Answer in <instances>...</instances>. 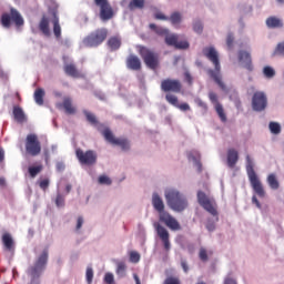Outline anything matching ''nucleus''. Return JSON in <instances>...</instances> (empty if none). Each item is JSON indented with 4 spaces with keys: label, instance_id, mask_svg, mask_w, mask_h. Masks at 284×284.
Listing matches in <instances>:
<instances>
[{
    "label": "nucleus",
    "instance_id": "nucleus-9",
    "mask_svg": "<svg viewBox=\"0 0 284 284\" xmlns=\"http://www.w3.org/2000/svg\"><path fill=\"white\" fill-rule=\"evenodd\" d=\"M45 265H48V248H44L34 265L29 267L28 274L31 275L33 280L39 278L43 270H45Z\"/></svg>",
    "mask_w": 284,
    "mask_h": 284
},
{
    "label": "nucleus",
    "instance_id": "nucleus-47",
    "mask_svg": "<svg viewBox=\"0 0 284 284\" xmlns=\"http://www.w3.org/2000/svg\"><path fill=\"white\" fill-rule=\"evenodd\" d=\"M55 205L57 207H63L65 205V197H63L61 194H58L55 199Z\"/></svg>",
    "mask_w": 284,
    "mask_h": 284
},
{
    "label": "nucleus",
    "instance_id": "nucleus-18",
    "mask_svg": "<svg viewBox=\"0 0 284 284\" xmlns=\"http://www.w3.org/2000/svg\"><path fill=\"white\" fill-rule=\"evenodd\" d=\"M165 101H168L170 103V105H173V108H178V110H181V112H190V110H192L190 108V104L184 102L179 104V97L168 93L165 95Z\"/></svg>",
    "mask_w": 284,
    "mask_h": 284
},
{
    "label": "nucleus",
    "instance_id": "nucleus-1",
    "mask_svg": "<svg viewBox=\"0 0 284 284\" xmlns=\"http://www.w3.org/2000/svg\"><path fill=\"white\" fill-rule=\"evenodd\" d=\"M202 54L214 65V69L207 70L209 77L215 81L221 90H227V87H225V83L221 79V59L219 58V51H216V48L205 47L202 50Z\"/></svg>",
    "mask_w": 284,
    "mask_h": 284
},
{
    "label": "nucleus",
    "instance_id": "nucleus-29",
    "mask_svg": "<svg viewBox=\"0 0 284 284\" xmlns=\"http://www.w3.org/2000/svg\"><path fill=\"white\" fill-rule=\"evenodd\" d=\"M108 45H109L110 50H112V51L119 50V48H121V38H119V37H111L108 40Z\"/></svg>",
    "mask_w": 284,
    "mask_h": 284
},
{
    "label": "nucleus",
    "instance_id": "nucleus-45",
    "mask_svg": "<svg viewBox=\"0 0 284 284\" xmlns=\"http://www.w3.org/2000/svg\"><path fill=\"white\" fill-rule=\"evenodd\" d=\"M193 30L194 32H196L197 34H201L203 32V22L202 21H195L193 23Z\"/></svg>",
    "mask_w": 284,
    "mask_h": 284
},
{
    "label": "nucleus",
    "instance_id": "nucleus-28",
    "mask_svg": "<svg viewBox=\"0 0 284 284\" xmlns=\"http://www.w3.org/2000/svg\"><path fill=\"white\" fill-rule=\"evenodd\" d=\"M267 184L271 190H278L281 187V184L278 183V180L276 179V175L274 173H271L267 176Z\"/></svg>",
    "mask_w": 284,
    "mask_h": 284
},
{
    "label": "nucleus",
    "instance_id": "nucleus-20",
    "mask_svg": "<svg viewBox=\"0 0 284 284\" xmlns=\"http://www.w3.org/2000/svg\"><path fill=\"white\" fill-rule=\"evenodd\" d=\"M239 60L245 63L244 68L248 70V72H252L254 70V65L252 64V55L247 51L241 50L239 52Z\"/></svg>",
    "mask_w": 284,
    "mask_h": 284
},
{
    "label": "nucleus",
    "instance_id": "nucleus-64",
    "mask_svg": "<svg viewBox=\"0 0 284 284\" xmlns=\"http://www.w3.org/2000/svg\"><path fill=\"white\" fill-rule=\"evenodd\" d=\"M133 278L135 281V284H141V280L139 278V275L136 273L133 274Z\"/></svg>",
    "mask_w": 284,
    "mask_h": 284
},
{
    "label": "nucleus",
    "instance_id": "nucleus-36",
    "mask_svg": "<svg viewBox=\"0 0 284 284\" xmlns=\"http://www.w3.org/2000/svg\"><path fill=\"white\" fill-rule=\"evenodd\" d=\"M165 43L166 45H173V48H176V43H179V36L172 33V34H166L165 37Z\"/></svg>",
    "mask_w": 284,
    "mask_h": 284
},
{
    "label": "nucleus",
    "instance_id": "nucleus-48",
    "mask_svg": "<svg viewBox=\"0 0 284 284\" xmlns=\"http://www.w3.org/2000/svg\"><path fill=\"white\" fill-rule=\"evenodd\" d=\"M163 284H181V280L179 277L170 276L165 278Z\"/></svg>",
    "mask_w": 284,
    "mask_h": 284
},
{
    "label": "nucleus",
    "instance_id": "nucleus-51",
    "mask_svg": "<svg viewBox=\"0 0 284 284\" xmlns=\"http://www.w3.org/2000/svg\"><path fill=\"white\" fill-rule=\"evenodd\" d=\"M226 45L227 48H232L234 45V36L229 33L226 37Z\"/></svg>",
    "mask_w": 284,
    "mask_h": 284
},
{
    "label": "nucleus",
    "instance_id": "nucleus-55",
    "mask_svg": "<svg viewBox=\"0 0 284 284\" xmlns=\"http://www.w3.org/2000/svg\"><path fill=\"white\" fill-rule=\"evenodd\" d=\"M49 186H50V181L49 180H42L40 182L41 190H48Z\"/></svg>",
    "mask_w": 284,
    "mask_h": 284
},
{
    "label": "nucleus",
    "instance_id": "nucleus-61",
    "mask_svg": "<svg viewBox=\"0 0 284 284\" xmlns=\"http://www.w3.org/2000/svg\"><path fill=\"white\" fill-rule=\"evenodd\" d=\"M57 170H58V172H61V171L65 170V165L63 163L59 162L57 164Z\"/></svg>",
    "mask_w": 284,
    "mask_h": 284
},
{
    "label": "nucleus",
    "instance_id": "nucleus-15",
    "mask_svg": "<svg viewBox=\"0 0 284 284\" xmlns=\"http://www.w3.org/2000/svg\"><path fill=\"white\" fill-rule=\"evenodd\" d=\"M94 3L100 8V18L102 21H110L114 17V11L108 0H94Z\"/></svg>",
    "mask_w": 284,
    "mask_h": 284
},
{
    "label": "nucleus",
    "instance_id": "nucleus-58",
    "mask_svg": "<svg viewBox=\"0 0 284 284\" xmlns=\"http://www.w3.org/2000/svg\"><path fill=\"white\" fill-rule=\"evenodd\" d=\"M189 159H192L193 161H195V164L197 165L200 172H201V162L196 160V158H194L192 155V153H189Z\"/></svg>",
    "mask_w": 284,
    "mask_h": 284
},
{
    "label": "nucleus",
    "instance_id": "nucleus-38",
    "mask_svg": "<svg viewBox=\"0 0 284 284\" xmlns=\"http://www.w3.org/2000/svg\"><path fill=\"white\" fill-rule=\"evenodd\" d=\"M43 171V165L39 164L37 166H29L28 172L31 176V179H34L40 172Z\"/></svg>",
    "mask_w": 284,
    "mask_h": 284
},
{
    "label": "nucleus",
    "instance_id": "nucleus-60",
    "mask_svg": "<svg viewBox=\"0 0 284 284\" xmlns=\"http://www.w3.org/2000/svg\"><path fill=\"white\" fill-rule=\"evenodd\" d=\"M197 105L203 108V110H207V103L203 102L202 100H197Z\"/></svg>",
    "mask_w": 284,
    "mask_h": 284
},
{
    "label": "nucleus",
    "instance_id": "nucleus-4",
    "mask_svg": "<svg viewBox=\"0 0 284 284\" xmlns=\"http://www.w3.org/2000/svg\"><path fill=\"white\" fill-rule=\"evenodd\" d=\"M246 173L255 194H257L260 199H265V187H263L261 179H258L256 171H254V161L252 160V156H250V154L246 155Z\"/></svg>",
    "mask_w": 284,
    "mask_h": 284
},
{
    "label": "nucleus",
    "instance_id": "nucleus-13",
    "mask_svg": "<svg viewBox=\"0 0 284 284\" xmlns=\"http://www.w3.org/2000/svg\"><path fill=\"white\" fill-rule=\"evenodd\" d=\"M161 90L166 94H170V92H173V94H179L181 93V90H183V84L181 83V80L164 79L161 81Z\"/></svg>",
    "mask_w": 284,
    "mask_h": 284
},
{
    "label": "nucleus",
    "instance_id": "nucleus-7",
    "mask_svg": "<svg viewBox=\"0 0 284 284\" xmlns=\"http://www.w3.org/2000/svg\"><path fill=\"white\" fill-rule=\"evenodd\" d=\"M139 54L148 68L151 70H156V68H159V53L148 49L146 47H140Z\"/></svg>",
    "mask_w": 284,
    "mask_h": 284
},
{
    "label": "nucleus",
    "instance_id": "nucleus-35",
    "mask_svg": "<svg viewBox=\"0 0 284 284\" xmlns=\"http://www.w3.org/2000/svg\"><path fill=\"white\" fill-rule=\"evenodd\" d=\"M142 8H145V0H131L129 3L130 10H142Z\"/></svg>",
    "mask_w": 284,
    "mask_h": 284
},
{
    "label": "nucleus",
    "instance_id": "nucleus-63",
    "mask_svg": "<svg viewBox=\"0 0 284 284\" xmlns=\"http://www.w3.org/2000/svg\"><path fill=\"white\" fill-rule=\"evenodd\" d=\"M3 159H6V151H3L2 148H0V163H2Z\"/></svg>",
    "mask_w": 284,
    "mask_h": 284
},
{
    "label": "nucleus",
    "instance_id": "nucleus-54",
    "mask_svg": "<svg viewBox=\"0 0 284 284\" xmlns=\"http://www.w3.org/2000/svg\"><path fill=\"white\" fill-rule=\"evenodd\" d=\"M184 79H185L186 83H189L190 85H192L194 79L192 78V74H190L189 71H186V72L184 73Z\"/></svg>",
    "mask_w": 284,
    "mask_h": 284
},
{
    "label": "nucleus",
    "instance_id": "nucleus-3",
    "mask_svg": "<svg viewBox=\"0 0 284 284\" xmlns=\"http://www.w3.org/2000/svg\"><path fill=\"white\" fill-rule=\"evenodd\" d=\"M168 206L173 212H185L187 210V197L175 189L166 190L164 193Z\"/></svg>",
    "mask_w": 284,
    "mask_h": 284
},
{
    "label": "nucleus",
    "instance_id": "nucleus-32",
    "mask_svg": "<svg viewBox=\"0 0 284 284\" xmlns=\"http://www.w3.org/2000/svg\"><path fill=\"white\" fill-rule=\"evenodd\" d=\"M53 23V34L55 39H61V24L59 23V17L54 14Z\"/></svg>",
    "mask_w": 284,
    "mask_h": 284
},
{
    "label": "nucleus",
    "instance_id": "nucleus-16",
    "mask_svg": "<svg viewBox=\"0 0 284 284\" xmlns=\"http://www.w3.org/2000/svg\"><path fill=\"white\" fill-rule=\"evenodd\" d=\"M154 227H155V232H156L159 239L163 243L164 250L166 252H170V247H171V244H170V232H168V230L164 226H162L161 224H159V223H155Z\"/></svg>",
    "mask_w": 284,
    "mask_h": 284
},
{
    "label": "nucleus",
    "instance_id": "nucleus-62",
    "mask_svg": "<svg viewBox=\"0 0 284 284\" xmlns=\"http://www.w3.org/2000/svg\"><path fill=\"white\" fill-rule=\"evenodd\" d=\"M224 284H236V281H234L232 277H226Z\"/></svg>",
    "mask_w": 284,
    "mask_h": 284
},
{
    "label": "nucleus",
    "instance_id": "nucleus-53",
    "mask_svg": "<svg viewBox=\"0 0 284 284\" xmlns=\"http://www.w3.org/2000/svg\"><path fill=\"white\" fill-rule=\"evenodd\" d=\"M181 267L183 270V272H185V274H187V272H190V266L187 265V261L185 260H181Z\"/></svg>",
    "mask_w": 284,
    "mask_h": 284
},
{
    "label": "nucleus",
    "instance_id": "nucleus-14",
    "mask_svg": "<svg viewBox=\"0 0 284 284\" xmlns=\"http://www.w3.org/2000/svg\"><path fill=\"white\" fill-rule=\"evenodd\" d=\"M254 112H263L267 108V95L263 91H256L252 97Z\"/></svg>",
    "mask_w": 284,
    "mask_h": 284
},
{
    "label": "nucleus",
    "instance_id": "nucleus-39",
    "mask_svg": "<svg viewBox=\"0 0 284 284\" xmlns=\"http://www.w3.org/2000/svg\"><path fill=\"white\" fill-rule=\"evenodd\" d=\"M125 270H128V266L125 265V262L118 263L116 266V274L120 278H123L125 276Z\"/></svg>",
    "mask_w": 284,
    "mask_h": 284
},
{
    "label": "nucleus",
    "instance_id": "nucleus-26",
    "mask_svg": "<svg viewBox=\"0 0 284 284\" xmlns=\"http://www.w3.org/2000/svg\"><path fill=\"white\" fill-rule=\"evenodd\" d=\"M2 243L8 252H12L14 250V240H12V235H10V233H4L2 235Z\"/></svg>",
    "mask_w": 284,
    "mask_h": 284
},
{
    "label": "nucleus",
    "instance_id": "nucleus-46",
    "mask_svg": "<svg viewBox=\"0 0 284 284\" xmlns=\"http://www.w3.org/2000/svg\"><path fill=\"white\" fill-rule=\"evenodd\" d=\"M99 183H100V185H112V180H110V178H108V175H101L99 178Z\"/></svg>",
    "mask_w": 284,
    "mask_h": 284
},
{
    "label": "nucleus",
    "instance_id": "nucleus-6",
    "mask_svg": "<svg viewBox=\"0 0 284 284\" xmlns=\"http://www.w3.org/2000/svg\"><path fill=\"white\" fill-rule=\"evenodd\" d=\"M108 39V29H97L83 39L87 48H98L103 41Z\"/></svg>",
    "mask_w": 284,
    "mask_h": 284
},
{
    "label": "nucleus",
    "instance_id": "nucleus-49",
    "mask_svg": "<svg viewBox=\"0 0 284 284\" xmlns=\"http://www.w3.org/2000/svg\"><path fill=\"white\" fill-rule=\"evenodd\" d=\"M274 54H280L281 57H284V42L277 44Z\"/></svg>",
    "mask_w": 284,
    "mask_h": 284
},
{
    "label": "nucleus",
    "instance_id": "nucleus-50",
    "mask_svg": "<svg viewBox=\"0 0 284 284\" xmlns=\"http://www.w3.org/2000/svg\"><path fill=\"white\" fill-rule=\"evenodd\" d=\"M104 282L106 284H114V275L112 273H106L104 275Z\"/></svg>",
    "mask_w": 284,
    "mask_h": 284
},
{
    "label": "nucleus",
    "instance_id": "nucleus-40",
    "mask_svg": "<svg viewBox=\"0 0 284 284\" xmlns=\"http://www.w3.org/2000/svg\"><path fill=\"white\" fill-rule=\"evenodd\" d=\"M268 130L271 134H281V124L278 122H270Z\"/></svg>",
    "mask_w": 284,
    "mask_h": 284
},
{
    "label": "nucleus",
    "instance_id": "nucleus-23",
    "mask_svg": "<svg viewBox=\"0 0 284 284\" xmlns=\"http://www.w3.org/2000/svg\"><path fill=\"white\" fill-rule=\"evenodd\" d=\"M226 163L229 168H235L239 163V151L236 149H229L226 154Z\"/></svg>",
    "mask_w": 284,
    "mask_h": 284
},
{
    "label": "nucleus",
    "instance_id": "nucleus-59",
    "mask_svg": "<svg viewBox=\"0 0 284 284\" xmlns=\"http://www.w3.org/2000/svg\"><path fill=\"white\" fill-rule=\"evenodd\" d=\"M206 230H209V232H214V230H216V226L214 225V223H207Z\"/></svg>",
    "mask_w": 284,
    "mask_h": 284
},
{
    "label": "nucleus",
    "instance_id": "nucleus-42",
    "mask_svg": "<svg viewBox=\"0 0 284 284\" xmlns=\"http://www.w3.org/2000/svg\"><path fill=\"white\" fill-rule=\"evenodd\" d=\"M85 278L88 284H92V281L94 278V271L92 267H87Z\"/></svg>",
    "mask_w": 284,
    "mask_h": 284
},
{
    "label": "nucleus",
    "instance_id": "nucleus-56",
    "mask_svg": "<svg viewBox=\"0 0 284 284\" xmlns=\"http://www.w3.org/2000/svg\"><path fill=\"white\" fill-rule=\"evenodd\" d=\"M81 227H83V216L78 217L75 230L79 231Z\"/></svg>",
    "mask_w": 284,
    "mask_h": 284
},
{
    "label": "nucleus",
    "instance_id": "nucleus-31",
    "mask_svg": "<svg viewBox=\"0 0 284 284\" xmlns=\"http://www.w3.org/2000/svg\"><path fill=\"white\" fill-rule=\"evenodd\" d=\"M45 97V91L43 89H37L33 94V99L37 105H43V98Z\"/></svg>",
    "mask_w": 284,
    "mask_h": 284
},
{
    "label": "nucleus",
    "instance_id": "nucleus-22",
    "mask_svg": "<svg viewBox=\"0 0 284 284\" xmlns=\"http://www.w3.org/2000/svg\"><path fill=\"white\" fill-rule=\"evenodd\" d=\"M126 68L129 70H134L135 72H138L139 70H141V59H139V57L131 54L126 58Z\"/></svg>",
    "mask_w": 284,
    "mask_h": 284
},
{
    "label": "nucleus",
    "instance_id": "nucleus-52",
    "mask_svg": "<svg viewBox=\"0 0 284 284\" xmlns=\"http://www.w3.org/2000/svg\"><path fill=\"white\" fill-rule=\"evenodd\" d=\"M155 19L160 20V21H169L170 17H166L165 14H163L162 12H158L154 16Z\"/></svg>",
    "mask_w": 284,
    "mask_h": 284
},
{
    "label": "nucleus",
    "instance_id": "nucleus-5",
    "mask_svg": "<svg viewBox=\"0 0 284 284\" xmlns=\"http://www.w3.org/2000/svg\"><path fill=\"white\" fill-rule=\"evenodd\" d=\"M0 21L3 28H11L12 23L16 26V28H21L26 23L23 16H21V12H19V10L16 8H10L9 13H2Z\"/></svg>",
    "mask_w": 284,
    "mask_h": 284
},
{
    "label": "nucleus",
    "instance_id": "nucleus-41",
    "mask_svg": "<svg viewBox=\"0 0 284 284\" xmlns=\"http://www.w3.org/2000/svg\"><path fill=\"white\" fill-rule=\"evenodd\" d=\"M263 74L266 79H274L276 77V71L272 67H264Z\"/></svg>",
    "mask_w": 284,
    "mask_h": 284
},
{
    "label": "nucleus",
    "instance_id": "nucleus-10",
    "mask_svg": "<svg viewBox=\"0 0 284 284\" xmlns=\"http://www.w3.org/2000/svg\"><path fill=\"white\" fill-rule=\"evenodd\" d=\"M75 156L81 165H97V160L99 159V155L95 151L88 150L83 151L82 149L75 150Z\"/></svg>",
    "mask_w": 284,
    "mask_h": 284
},
{
    "label": "nucleus",
    "instance_id": "nucleus-43",
    "mask_svg": "<svg viewBox=\"0 0 284 284\" xmlns=\"http://www.w3.org/2000/svg\"><path fill=\"white\" fill-rule=\"evenodd\" d=\"M187 48H190V42H187L185 40H183V41L178 40V43L175 44L176 50H187Z\"/></svg>",
    "mask_w": 284,
    "mask_h": 284
},
{
    "label": "nucleus",
    "instance_id": "nucleus-34",
    "mask_svg": "<svg viewBox=\"0 0 284 284\" xmlns=\"http://www.w3.org/2000/svg\"><path fill=\"white\" fill-rule=\"evenodd\" d=\"M169 21L172 23V26H179V23L183 21V16H181V12L175 11L169 17Z\"/></svg>",
    "mask_w": 284,
    "mask_h": 284
},
{
    "label": "nucleus",
    "instance_id": "nucleus-24",
    "mask_svg": "<svg viewBox=\"0 0 284 284\" xmlns=\"http://www.w3.org/2000/svg\"><path fill=\"white\" fill-rule=\"evenodd\" d=\"M63 70L65 74H68V77H72L73 79H81V77H83V74L79 72L74 63L64 64Z\"/></svg>",
    "mask_w": 284,
    "mask_h": 284
},
{
    "label": "nucleus",
    "instance_id": "nucleus-27",
    "mask_svg": "<svg viewBox=\"0 0 284 284\" xmlns=\"http://www.w3.org/2000/svg\"><path fill=\"white\" fill-rule=\"evenodd\" d=\"M13 116L18 123H26V121L28 120L26 118L23 109H21L20 106H13Z\"/></svg>",
    "mask_w": 284,
    "mask_h": 284
},
{
    "label": "nucleus",
    "instance_id": "nucleus-8",
    "mask_svg": "<svg viewBox=\"0 0 284 284\" xmlns=\"http://www.w3.org/2000/svg\"><path fill=\"white\" fill-rule=\"evenodd\" d=\"M101 134L108 143H111V145H119L123 152L130 150V141L125 138H115L110 128H104L103 131H101Z\"/></svg>",
    "mask_w": 284,
    "mask_h": 284
},
{
    "label": "nucleus",
    "instance_id": "nucleus-12",
    "mask_svg": "<svg viewBox=\"0 0 284 284\" xmlns=\"http://www.w3.org/2000/svg\"><path fill=\"white\" fill-rule=\"evenodd\" d=\"M199 204L212 216H219V211L216 210V204L211 201L210 197L203 191L197 192Z\"/></svg>",
    "mask_w": 284,
    "mask_h": 284
},
{
    "label": "nucleus",
    "instance_id": "nucleus-21",
    "mask_svg": "<svg viewBox=\"0 0 284 284\" xmlns=\"http://www.w3.org/2000/svg\"><path fill=\"white\" fill-rule=\"evenodd\" d=\"M83 114L87 119V121L91 124L94 125L95 128H98L99 132H103V130H105V126L101 123H99V120L97 119V115H94V113L90 112V111H83Z\"/></svg>",
    "mask_w": 284,
    "mask_h": 284
},
{
    "label": "nucleus",
    "instance_id": "nucleus-25",
    "mask_svg": "<svg viewBox=\"0 0 284 284\" xmlns=\"http://www.w3.org/2000/svg\"><path fill=\"white\" fill-rule=\"evenodd\" d=\"M39 30L44 34V37H50V20L48 17L43 16L39 22Z\"/></svg>",
    "mask_w": 284,
    "mask_h": 284
},
{
    "label": "nucleus",
    "instance_id": "nucleus-2",
    "mask_svg": "<svg viewBox=\"0 0 284 284\" xmlns=\"http://www.w3.org/2000/svg\"><path fill=\"white\" fill-rule=\"evenodd\" d=\"M152 205L155 210V212L159 213V219L161 223H164L169 230H172L173 232H178L181 230V224L179 221L172 216L168 211H165V203L163 202V199L159 195V193H153L152 195Z\"/></svg>",
    "mask_w": 284,
    "mask_h": 284
},
{
    "label": "nucleus",
    "instance_id": "nucleus-19",
    "mask_svg": "<svg viewBox=\"0 0 284 284\" xmlns=\"http://www.w3.org/2000/svg\"><path fill=\"white\" fill-rule=\"evenodd\" d=\"M58 110H64L65 114H77V108L72 104V98H63V102H58L55 104Z\"/></svg>",
    "mask_w": 284,
    "mask_h": 284
},
{
    "label": "nucleus",
    "instance_id": "nucleus-17",
    "mask_svg": "<svg viewBox=\"0 0 284 284\" xmlns=\"http://www.w3.org/2000/svg\"><path fill=\"white\" fill-rule=\"evenodd\" d=\"M209 99L211 103H213L215 108V112L220 116L221 121L225 123V121H227V115H225V110L223 109V104L219 102V95H216V93L214 92H210Z\"/></svg>",
    "mask_w": 284,
    "mask_h": 284
},
{
    "label": "nucleus",
    "instance_id": "nucleus-11",
    "mask_svg": "<svg viewBox=\"0 0 284 284\" xmlns=\"http://www.w3.org/2000/svg\"><path fill=\"white\" fill-rule=\"evenodd\" d=\"M26 152L30 156H39L41 154V141L34 133L28 134L26 138Z\"/></svg>",
    "mask_w": 284,
    "mask_h": 284
},
{
    "label": "nucleus",
    "instance_id": "nucleus-44",
    "mask_svg": "<svg viewBox=\"0 0 284 284\" xmlns=\"http://www.w3.org/2000/svg\"><path fill=\"white\" fill-rule=\"evenodd\" d=\"M130 261L131 263H139L141 261V254H139V252L132 251L130 253Z\"/></svg>",
    "mask_w": 284,
    "mask_h": 284
},
{
    "label": "nucleus",
    "instance_id": "nucleus-37",
    "mask_svg": "<svg viewBox=\"0 0 284 284\" xmlns=\"http://www.w3.org/2000/svg\"><path fill=\"white\" fill-rule=\"evenodd\" d=\"M149 28L151 30H153V32H155L156 34H160V37H163V36L168 37V33H169L168 29H164L162 27H158L154 23L149 24Z\"/></svg>",
    "mask_w": 284,
    "mask_h": 284
},
{
    "label": "nucleus",
    "instance_id": "nucleus-30",
    "mask_svg": "<svg viewBox=\"0 0 284 284\" xmlns=\"http://www.w3.org/2000/svg\"><path fill=\"white\" fill-rule=\"evenodd\" d=\"M267 28H283V22L276 17H270L266 20Z\"/></svg>",
    "mask_w": 284,
    "mask_h": 284
},
{
    "label": "nucleus",
    "instance_id": "nucleus-33",
    "mask_svg": "<svg viewBox=\"0 0 284 284\" xmlns=\"http://www.w3.org/2000/svg\"><path fill=\"white\" fill-rule=\"evenodd\" d=\"M209 256H212V251H207L205 247H201L199 251L200 261H202V263H207V261H210Z\"/></svg>",
    "mask_w": 284,
    "mask_h": 284
},
{
    "label": "nucleus",
    "instance_id": "nucleus-57",
    "mask_svg": "<svg viewBox=\"0 0 284 284\" xmlns=\"http://www.w3.org/2000/svg\"><path fill=\"white\" fill-rule=\"evenodd\" d=\"M252 203H254V205H256V207L261 210V202H258V199L256 197V195L252 196Z\"/></svg>",
    "mask_w": 284,
    "mask_h": 284
}]
</instances>
